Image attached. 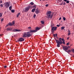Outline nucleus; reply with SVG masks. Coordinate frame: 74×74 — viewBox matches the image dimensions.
Segmentation results:
<instances>
[{
    "instance_id": "obj_1",
    "label": "nucleus",
    "mask_w": 74,
    "mask_h": 74,
    "mask_svg": "<svg viewBox=\"0 0 74 74\" xmlns=\"http://www.w3.org/2000/svg\"><path fill=\"white\" fill-rule=\"evenodd\" d=\"M55 40L57 44V47H60V45L62 44V41L61 40L62 38H60L59 40H56V39H55Z\"/></svg>"
},
{
    "instance_id": "obj_2",
    "label": "nucleus",
    "mask_w": 74,
    "mask_h": 74,
    "mask_svg": "<svg viewBox=\"0 0 74 74\" xmlns=\"http://www.w3.org/2000/svg\"><path fill=\"white\" fill-rule=\"evenodd\" d=\"M51 12L50 11H48L47 12L46 15H47V18H48L49 19L50 18V19L52 18V16H53V14H51Z\"/></svg>"
},
{
    "instance_id": "obj_3",
    "label": "nucleus",
    "mask_w": 74,
    "mask_h": 74,
    "mask_svg": "<svg viewBox=\"0 0 74 74\" xmlns=\"http://www.w3.org/2000/svg\"><path fill=\"white\" fill-rule=\"evenodd\" d=\"M32 34L28 33L27 34H27L25 33L23 36V38H25V37H30L31 36H32Z\"/></svg>"
},
{
    "instance_id": "obj_4",
    "label": "nucleus",
    "mask_w": 74,
    "mask_h": 74,
    "mask_svg": "<svg viewBox=\"0 0 74 74\" xmlns=\"http://www.w3.org/2000/svg\"><path fill=\"white\" fill-rule=\"evenodd\" d=\"M30 8H32V7L31 6H28L27 7H26L25 8V10H24L25 12H28L29 9Z\"/></svg>"
},
{
    "instance_id": "obj_5",
    "label": "nucleus",
    "mask_w": 74,
    "mask_h": 74,
    "mask_svg": "<svg viewBox=\"0 0 74 74\" xmlns=\"http://www.w3.org/2000/svg\"><path fill=\"white\" fill-rule=\"evenodd\" d=\"M24 40H25V39L24 38H19L18 40H17V42H19L20 41V42H22V41H24Z\"/></svg>"
},
{
    "instance_id": "obj_6",
    "label": "nucleus",
    "mask_w": 74,
    "mask_h": 74,
    "mask_svg": "<svg viewBox=\"0 0 74 74\" xmlns=\"http://www.w3.org/2000/svg\"><path fill=\"white\" fill-rule=\"evenodd\" d=\"M35 32H36V30H30L29 31V32H27V33H35Z\"/></svg>"
},
{
    "instance_id": "obj_7",
    "label": "nucleus",
    "mask_w": 74,
    "mask_h": 74,
    "mask_svg": "<svg viewBox=\"0 0 74 74\" xmlns=\"http://www.w3.org/2000/svg\"><path fill=\"white\" fill-rule=\"evenodd\" d=\"M62 48L64 50V51H66L67 50H68V49H69V48H68V47L67 46H63Z\"/></svg>"
},
{
    "instance_id": "obj_8",
    "label": "nucleus",
    "mask_w": 74,
    "mask_h": 74,
    "mask_svg": "<svg viewBox=\"0 0 74 74\" xmlns=\"http://www.w3.org/2000/svg\"><path fill=\"white\" fill-rule=\"evenodd\" d=\"M4 4L5 5V8H8V7L10 6V5L8 3V2H5L4 3Z\"/></svg>"
},
{
    "instance_id": "obj_9",
    "label": "nucleus",
    "mask_w": 74,
    "mask_h": 74,
    "mask_svg": "<svg viewBox=\"0 0 74 74\" xmlns=\"http://www.w3.org/2000/svg\"><path fill=\"white\" fill-rule=\"evenodd\" d=\"M57 29V27H53L51 28V30H54V31H56Z\"/></svg>"
},
{
    "instance_id": "obj_10",
    "label": "nucleus",
    "mask_w": 74,
    "mask_h": 74,
    "mask_svg": "<svg viewBox=\"0 0 74 74\" xmlns=\"http://www.w3.org/2000/svg\"><path fill=\"white\" fill-rule=\"evenodd\" d=\"M6 30H7V31H12V28H7L6 29Z\"/></svg>"
},
{
    "instance_id": "obj_11",
    "label": "nucleus",
    "mask_w": 74,
    "mask_h": 74,
    "mask_svg": "<svg viewBox=\"0 0 74 74\" xmlns=\"http://www.w3.org/2000/svg\"><path fill=\"white\" fill-rule=\"evenodd\" d=\"M60 5H66V2L63 1L60 4Z\"/></svg>"
},
{
    "instance_id": "obj_12",
    "label": "nucleus",
    "mask_w": 74,
    "mask_h": 74,
    "mask_svg": "<svg viewBox=\"0 0 74 74\" xmlns=\"http://www.w3.org/2000/svg\"><path fill=\"white\" fill-rule=\"evenodd\" d=\"M13 32H20V30L14 29L13 30Z\"/></svg>"
},
{
    "instance_id": "obj_13",
    "label": "nucleus",
    "mask_w": 74,
    "mask_h": 74,
    "mask_svg": "<svg viewBox=\"0 0 74 74\" xmlns=\"http://www.w3.org/2000/svg\"><path fill=\"white\" fill-rule=\"evenodd\" d=\"M39 12H40V11H38L37 9L36 10L35 12L36 13V14H38V13H39Z\"/></svg>"
},
{
    "instance_id": "obj_14",
    "label": "nucleus",
    "mask_w": 74,
    "mask_h": 74,
    "mask_svg": "<svg viewBox=\"0 0 74 74\" xmlns=\"http://www.w3.org/2000/svg\"><path fill=\"white\" fill-rule=\"evenodd\" d=\"M40 28L37 27L36 28V29L35 30H36V32H37V30H40Z\"/></svg>"
},
{
    "instance_id": "obj_15",
    "label": "nucleus",
    "mask_w": 74,
    "mask_h": 74,
    "mask_svg": "<svg viewBox=\"0 0 74 74\" xmlns=\"http://www.w3.org/2000/svg\"><path fill=\"white\" fill-rule=\"evenodd\" d=\"M9 8L10 11H11V9H12V5L10 6L9 7Z\"/></svg>"
},
{
    "instance_id": "obj_16",
    "label": "nucleus",
    "mask_w": 74,
    "mask_h": 74,
    "mask_svg": "<svg viewBox=\"0 0 74 74\" xmlns=\"http://www.w3.org/2000/svg\"><path fill=\"white\" fill-rule=\"evenodd\" d=\"M9 25L10 26H12V24L11 23H9Z\"/></svg>"
},
{
    "instance_id": "obj_17",
    "label": "nucleus",
    "mask_w": 74,
    "mask_h": 74,
    "mask_svg": "<svg viewBox=\"0 0 74 74\" xmlns=\"http://www.w3.org/2000/svg\"><path fill=\"white\" fill-rule=\"evenodd\" d=\"M35 10H36V9H33L32 10V12H34V11H35Z\"/></svg>"
},
{
    "instance_id": "obj_18",
    "label": "nucleus",
    "mask_w": 74,
    "mask_h": 74,
    "mask_svg": "<svg viewBox=\"0 0 74 74\" xmlns=\"http://www.w3.org/2000/svg\"><path fill=\"white\" fill-rule=\"evenodd\" d=\"M33 8L35 9H36V5H34L33 7Z\"/></svg>"
},
{
    "instance_id": "obj_19",
    "label": "nucleus",
    "mask_w": 74,
    "mask_h": 74,
    "mask_svg": "<svg viewBox=\"0 0 74 74\" xmlns=\"http://www.w3.org/2000/svg\"><path fill=\"white\" fill-rule=\"evenodd\" d=\"M71 52H73V53H74V49H71Z\"/></svg>"
},
{
    "instance_id": "obj_20",
    "label": "nucleus",
    "mask_w": 74,
    "mask_h": 74,
    "mask_svg": "<svg viewBox=\"0 0 74 74\" xmlns=\"http://www.w3.org/2000/svg\"><path fill=\"white\" fill-rule=\"evenodd\" d=\"M64 28H65V27H61V30H63V29H64Z\"/></svg>"
},
{
    "instance_id": "obj_21",
    "label": "nucleus",
    "mask_w": 74,
    "mask_h": 74,
    "mask_svg": "<svg viewBox=\"0 0 74 74\" xmlns=\"http://www.w3.org/2000/svg\"><path fill=\"white\" fill-rule=\"evenodd\" d=\"M71 51V50H69L68 51H66V52L68 53V52H70Z\"/></svg>"
},
{
    "instance_id": "obj_22",
    "label": "nucleus",
    "mask_w": 74,
    "mask_h": 74,
    "mask_svg": "<svg viewBox=\"0 0 74 74\" xmlns=\"http://www.w3.org/2000/svg\"><path fill=\"white\" fill-rule=\"evenodd\" d=\"M11 12H12L14 13V12H15V10H11Z\"/></svg>"
},
{
    "instance_id": "obj_23",
    "label": "nucleus",
    "mask_w": 74,
    "mask_h": 74,
    "mask_svg": "<svg viewBox=\"0 0 74 74\" xmlns=\"http://www.w3.org/2000/svg\"><path fill=\"white\" fill-rule=\"evenodd\" d=\"M34 3L33 2H32L31 3H30V4L31 5H34Z\"/></svg>"
},
{
    "instance_id": "obj_24",
    "label": "nucleus",
    "mask_w": 74,
    "mask_h": 74,
    "mask_svg": "<svg viewBox=\"0 0 74 74\" xmlns=\"http://www.w3.org/2000/svg\"><path fill=\"white\" fill-rule=\"evenodd\" d=\"M3 15V13H0V17H1Z\"/></svg>"
},
{
    "instance_id": "obj_25",
    "label": "nucleus",
    "mask_w": 74,
    "mask_h": 74,
    "mask_svg": "<svg viewBox=\"0 0 74 74\" xmlns=\"http://www.w3.org/2000/svg\"><path fill=\"white\" fill-rule=\"evenodd\" d=\"M19 15H20V13H19L17 15V18H18V17H19Z\"/></svg>"
},
{
    "instance_id": "obj_26",
    "label": "nucleus",
    "mask_w": 74,
    "mask_h": 74,
    "mask_svg": "<svg viewBox=\"0 0 74 74\" xmlns=\"http://www.w3.org/2000/svg\"><path fill=\"white\" fill-rule=\"evenodd\" d=\"M41 22L42 24H44V22L43 21H41Z\"/></svg>"
},
{
    "instance_id": "obj_27",
    "label": "nucleus",
    "mask_w": 74,
    "mask_h": 74,
    "mask_svg": "<svg viewBox=\"0 0 74 74\" xmlns=\"http://www.w3.org/2000/svg\"><path fill=\"white\" fill-rule=\"evenodd\" d=\"M63 19L64 21H65L66 20V18L64 17H63Z\"/></svg>"
},
{
    "instance_id": "obj_28",
    "label": "nucleus",
    "mask_w": 74,
    "mask_h": 74,
    "mask_svg": "<svg viewBox=\"0 0 74 74\" xmlns=\"http://www.w3.org/2000/svg\"><path fill=\"white\" fill-rule=\"evenodd\" d=\"M12 23V25L15 24V22H14V21H13Z\"/></svg>"
},
{
    "instance_id": "obj_29",
    "label": "nucleus",
    "mask_w": 74,
    "mask_h": 74,
    "mask_svg": "<svg viewBox=\"0 0 74 74\" xmlns=\"http://www.w3.org/2000/svg\"><path fill=\"white\" fill-rule=\"evenodd\" d=\"M4 21V18H2L1 20V22H3Z\"/></svg>"
},
{
    "instance_id": "obj_30",
    "label": "nucleus",
    "mask_w": 74,
    "mask_h": 74,
    "mask_svg": "<svg viewBox=\"0 0 74 74\" xmlns=\"http://www.w3.org/2000/svg\"><path fill=\"white\" fill-rule=\"evenodd\" d=\"M2 3H3V1H0V4H1Z\"/></svg>"
},
{
    "instance_id": "obj_31",
    "label": "nucleus",
    "mask_w": 74,
    "mask_h": 74,
    "mask_svg": "<svg viewBox=\"0 0 74 74\" xmlns=\"http://www.w3.org/2000/svg\"><path fill=\"white\" fill-rule=\"evenodd\" d=\"M0 5L1 6V7H3V4H2Z\"/></svg>"
},
{
    "instance_id": "obj_32",
    "label": "nucleus",
    "mask_w": 74,
    "mask_h": 74,
    "mask_svg": "<svg viewBox=\"0 0 74 74\" xmlns=\"http://www.w3.org/2000/svg\"><path fill=\"white\" fill-rule=\"evenodd\" d=\"M62 43L63 44H65V42H64V41H63L62 42Z\"/></svg>"
},
{
    "instance_id": "obj_33",
    "label": "nucleus",
    "mask_w": 74,
    "mask_h": 74,
    "mask_svg": "<svg viewBox=\"0 0 74 74\" xmlns=\"http://www.w3.org/2000/svg\"><path fill=\"white\" fill-rule=\"evenodd\" d=\"M69 2L68 1H66V3H69Z\"/></svg>"
},
{
    "instance_id": "obj_34",
    "label": "nucleus",
    "mask_w": 74,
    "mask_h": 74,
    "mask_svg": "<svg viewBox=\"0 0 74 74\" xmlns=\"http://www.w3.org/2000/svg\"><path fill=\"white\" fill-rule=\"evenodd\" d=\"M61 40H62V41H64V38H62V39L61 38Z\"/></svg>"
},
{
    "instance_id": "obj_35",
    "label": "nucleus",
    "mask_w": 74,
    "mask_h": 74,
    "mask_svg": "<svg viewBox=\"0 0 74 74\" xmlns=\"http://www.w3.org/2000/svg\"><path fill=\"white\" fill-rule=\"evenodd\" d=\"M66 45H69V43H67L66 44Z\"/></svg>"
},
{
    "instance_id": "obj_36",
    "label": "nucleus",
    "mask_w": 74,
    "mask_h": 74,
    "mask_svg": "<svg viewBox=\"0 0 74 74\" xmlns=\"http://www.w3.org/2000/svg\"><path fill=\"white\" fill-rule=\"evenodd\" d=\"M28 29H31V27H28Z\"/></svg>"
},
{
    "instance_id": "obj_37",
    "label": "nucleus",
    "mask_w": 74,
    "mask_h": 74,
    "mask_svg": "<svg viewBox=\"0 0 74 74\" xmlns=\"http://www.w3.org/2000/svg\"><path fill=\"white\" fill-rule=\"evenodd\" d=\"M9 26V24L7 25L5 27H7V26Z\"/></svg>"
},
{
    "instance_id": "obj_38",
    "label": "nucleus",
    "mask_w": 74,
    "mask_h": 74,
    "mask_svg": "<svg viewBox=\"0 0 74 74\" xmlns=\"http://www.w3.org/2000/svg\"><path fill=\"white\" fill-rule=\"evenodd\" d=\"M57 27H59L60 26V25H57Z\"/></svg>"
},
{
    "instance_id": "obj_39",
    "label": "nucleus",
    "mask_w": 74,
    "mask_h": 74,
    "mask_svg": "<svg viewBox=\"0 0 74 74\" xmlns=\"http://www.w3.org/2000/svg\"><path fill=\"white\" fill-rule=\"evenodd\" d=\"M36 15H34L33 16L34 18H35L36 17Z\"/></svg>"
},
{
    "instance_id": "obj_40",
    "label": "nucleus",
    "mask_w": 74,
    "mask_h": 74,
    "mask_svg": "<svg viewBox=\"0 0 74 74\" xmlns=\"http://www.w3.org/2000/svg\"><path fill=\"white\" fill-rule=\"evenodd\" d=\"M4 68H7V66H4Z\"/></svg>"
},
{
    "instance_id": "obj_41",
    "label": "nucleus",
    "mask_w": 74,
    "mask_h": 74,
    "mask_svg": "<svg viewBox=\"0 0 74 74\" xmlns=\"http://www.w3.org/2000/svg\"><path fill=\"white\" fill-rule=\"evenodd\" d=\"M48 4H47V5H45V6H46V7H48Z\"/></svg>"
},
{
    "instance_id": "obj_42",
    "label": "nucleus",
    "mask_w": 74,
    "mask_h": 74,
    "mask_svg": "<svg viewBox=\"0 0 74 74\" xmlns=\"http://www.w3.org/2000/svg\"><path fill=\"white\" fill-rule=\"evenodd\" d=\"M52 34H53V32H54V30H52Z\"/></svg>"
},
{
    "instance_id": "obj_43",
    "label": "nucleus",
    "mask_w": 74,
    "mask_h": 74,
    "mask_svg": "<svg viewBox=\"0 0 74 74\" xmlns=\"http://www.w3.org/2000/svg\"><path fill=\"white\" fill-rule=\"evenodd\" d=\"M61 19H62V18L60 17V18H59V20H61Z\"/></svg>"
},
{
    "instance_id": "obj_44",
    "label": "nucleus",
    "mask_w": 74,
    "mask_h": 74,
    "mask_svg": "<svg viewBox=\"0 0 74 74\" xmlns=\"http://www.w3.org/2000/svg\"><path fill=\"white\" fill-rule=\"evenodd\" d=\"M68 33H70V30H69L68 31Z\"/></svg>"
},
{
    "instance_id": "obj_45",
    "label": "nucleus",
    "mask_w": 74,
    "mask_h": 74,
    "mask_svg": "<svg viewBox=\"0 0 74 74\" xmlns=\"http://www.w3.org/2000/svg\"><path fill=\"white\" fill-rule=\"evenodd\" d=\"M68 34V35L70 36V33H69Z\"/></svg>"
},
{
    "instance_id": "obj_46",
    "label": "nucleus",
    "mask_w": 74,
    "mask_h": 74,
    "mask_svg": "<svg viewBox=\"0 0 74 74\" xmlns=\"http://www.w3.org/2000/svg\"><path fill=\"white\" fill-rule=\"evenodd\" d=\"M64 1H65L66 2V1H67V0H64Z\"/></svg>"
},
{
    "instance_id": "obj_47",
    "label": "nucleus",
    "mask_w": 74,
    "mask_h": 74,
    "mask_svg": "<svg viewBox=\"0 0 74 74\" xmlns=\"http://www.w3.org/2000/svg\"><path fill=\"white\" fill-rule=\"evenodd\" d=\"M69 37H68V38H67V40H69Z\"/></svg>"
},
{
    "instance_id": "obj_48",
    "label": "nucleus",
    "mask_w": 74,
    "mask_h": 74,
    "mask_svg": "<svg viewBox=\"0 0 74 74\" xmlns=\"http://www.w3.org/2000/svg\"><path fill=\"white\" fill-rule=\"evenodd\" d=\"M53 36H54V37H55V34H53Z\"/></svg>"
},
{
    "instance_id": "obj_49",
    "label": "nucleus",
    "mask_w": 74,
    "mask_h": 74,
    "mask_svg": "<svg viewBox=\"0 0 74 74\" xmlns=\"http://www.w3.org/2000/svg\"><path fill=\"white\" fill-rule=\"evenodd\" d=\"M55 36H57V34H56Z\"/></svg>"
},
{
    "instance_id": "obj_50",
    "label": "nucleus",
    "mask_w": 74,
    "mask_h": 74,
    "mask_svg": "<svg viewBox=\"0 0 74 74\" xmlns=\"http://www.w3.org/2000/svg\"><path fill=\"white\" fill-rule=\"evenodd\" d=\"M42 0V1H45L46 0Z\"/></svg>"
},
{
    "instance_id": "obj_51",
    "label": "nucleus",
    "mask_w": 74,
    "mask_h": 74,
    "mask_svg": "<svg viewBox=\"0 0 74 74\" xmlns=\"http://www.w3.org/2000/svg\"><path fill=\"white\" fill-rule=\"evenodd\" d=\"M68 48H70V46H68Z\"/></svg>"
},
{
    "instance_id": "obj_52",
    "label": "nucleus",
    "mask_w": 74,
    "mask_h": 74,
    "mask_svg": "<svg viewBox=\"0 0 74 74\" xmlns=\"http://www.w3.org/2000/svg\"><path fill=\"white\" fill-rule=\"evenodd\" d=\"M1 36V34H0V36Z\"/></svg>"
},
{
    "instance_id": "obj_53",
    "label": "nucleus",
    "mask_w": 74,
    "mask_h": 74,
    "mask_svg": "<svg viewBox=\"0 0 74 74\" xmlns=\"http://www.w3.org/2000/svg\"><path fill=\"white\" fill-rule=\"evenodd\" d=\"M12 37H14V36H12Z\"/></svg>"
},
{
    "instance_id": "obj_54",
    "label": "nucleus",
    "mask_w": 74,
    "mask_h": 74,
    "mask_svg": "<svg viewBox=\"0 0 74 74\" xmlns=\"http://www.w3.org/2000/svg\"><path fill=\"white\" fill-rule=\"evenodd\" d=\"M73 57H74V55L73 56Z\"/></svg>"
},
{
    "instance_id": "obj_55",
    "label": "nucleus",
    "mask_w": 74,
    "mask_h": 74,
    "mask_svg": "<svg viewBox=\"0 0 74 74\" xmlns=\"http://www.w3.org/2000/svg\"><path fill=\"white\" fill-rule=\"evenodd\" d=\"M40 1H41V0H40Z\"/></svg>"
}]
</instances>
